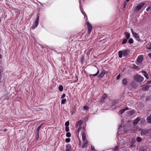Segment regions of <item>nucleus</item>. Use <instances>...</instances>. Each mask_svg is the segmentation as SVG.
<instances>
[{
    "mask_svg": "<svg viewBox=\"0 0 151 151\" xmlns=\"http://www.w3.org/2000/svg\"><path fill=\"white\" fill-rule=\"evenodd\" d=\"M129 51L128 50H123L122 51H119L118 52L119 57L121 58L122 57V55L124 56L127 57Z\"/></svg>",
    "mask_w": 151,
    "mask_h": 151,
    "instance_id": "1",
    "label": "nucleus"
},
{
    "mask_svg": "<svg viewBox=\"0 0 151 151\" xmlns=\"http://www.w3.org/2000/svg\"><path fill=\"white\" fill-rule=\"evenodd\" d=\"M135 113L134 111V110H131L129 111H128V114H129L130 115H132L134 114Z\"/></svg>",
    "mask_w": 151,
    "mask_h": 151,
    "instance_id": "27",
    "label": "nucleus"
},
{
    "mask_svg": "<svg viewBox=\"0 0 151 151\" xmlns=\"http://www.w3.org/2000/svg\"><path fill=\"white\" fill-rule=\"evenodd\" d=\"M66 136L67 137H70L71 136V134L70 132H68L66 135Z\"/></svg>",
    "mask_w": 151,
    "mask_h": 151,
    "instance_id": "32",
    "label": "nucleus"
},
{
    "mask_svg": "<svg viewBox=\"0 0 151 151\" xmlns=\"http://www.w3.org/2000/svg\"><path fill=\"white\" fill-rule=\"evenodd\" d=\"M39 19V14H37V17L35 22V24L32 27V29H35L36 28L38 24Z\"/></svg>",
    "mask_w": 151,
    "mask_h": 151,
    "instance_id": "4",
    "label": "nucleus"
},
{
    "mask_svg": "<svg viewBox=\"0 0 151 151\" xmlns=\"http://www.w3.org/2000/svg\"><path fill=\"white\" fill-rule=\"evenodd\" d=\"M124 109L125 110V111L129 109L127 107H126Z\"/></svg>",
    "mask_w": 151,
    "mask_h": 151,
    "instance_id": "48",
    "label": "nucleus"
},
{
    "mask_svg": "<svg viewBox=\"0 0 151 151\" xmlns=\"http://www.w3.org/2000/svg\"><path fill=\"white\" fill-rule=\"evenodd\" d=\"M147 84H150V83H151V81H149L147 82Z\"/></svg>",
    "mask_w": 151,
    "mask_h": 151,
    "instance_id": "49",
    "label": "nucleus"
},
{
    "mask_svg": "<svg viewBox=\"0 0 151 151\" xmlns=\"http://www.w3.org/2000/svg\"><path fill=\"white\" fill-rule=\"evenodd\" d=\"M83 108L84 109L87 110L88 109V106H83Z\"/></svg>",
    "mask_w": 151,
    "mask_h": 151,
    "instance_id": "40",
    "label": "nucleus"
},
{
    "mask_svg": "<svg viewBox=\"0 0 151 151\" xmlns=\"http://www.w3.org/2000/svg\"><path fill=\"white\" fill-rule=\"evenodd\" d=\"M127 42V40L126 39H124L123 40L122 44H124Z\"/></svg>",
    "mask_w": 151,
    "mask_h": 151,
    "instance_id": "31",
    "label": "nucleus"
},
{
    "mask_svg": "<svg viewBox=\"0 0 151 151\" xmlns=\"http://www.w3.org/2000/svg\"><path fill=\"white\" fill-rule=\"evenodd\" d=\"M118 103V100H115L113 101L112 103V106H115Z\"/></svg>",
    "mask_w": 151,
    "mask_h": 151,
    "instance_id": "24",
    "label": "nucleus"
},
{
    "mask_svg": "<svg viewBox=\"0 0 151 151\" xmlns=\"http://www.w3.org/2000/svg\"><path fill=\"white\" fill-rule=\"evenodd\" d=\"M144 57L142 55H141L138 56L137 60V62L139 64H141L143 60Z\"/></svg>",
    "mask_w": 151,
    "mask_h": 151,
    "instance_id": "8",
    "label": "nucleus"
},
{
    "mask_svg": "<svg viewBox=\"0 0 151 151\" xmlns=\"http://www.w3.org/2000/svg\"><path fill=\"white\" fill-rule=\"evenodd\" d=\"M120 77V74H119L116 77V79L119 80Z\"/></svg>",
    "mask_w": 151,
    "mask_h": 151,
    "instance_id": "42",
    "label": "nucleus"
},
{
    "mask_svg": "<svg viewBox=\"0 0 151 151\" xmlns=\"http://www.w3.org/2000/svg\"><path fill=\"white\" fill-rule=\"evenodd\" d=\"M136 140L138 142H139L142 141V139L140 137H137L136 138Z\"/></svg>",
    "mask_w": 151,
    "mask_h": 151,
    "instance_id": "29",
    "label": "nucleus"
},
{
    "mask_svg": "<svg viewBox=\"0 0 151 151\" xmlns=\"http://www.w3.org/2000/svg\"><path fill=\"white\" fill-rule=\"evenodd\" d=\"M139 151H147V150L144 147H142L140 148Z\"/></svg>",
    "mask_w": 151,
    "mask_h": 151,
    "instance_id": "26",
    "label": "nucleus"
},
{
    "mask_svg": "<svg viewBox=\"0 0 151 151\" xmlns=\"http://www.w3.org/2000/svg\"><path fill=\"white\" fill-rule=\"evenodd\" d=\"M80 144H81V142L80 141Z\"/></svg>",
    "mask_w": 151,
    "mask_h": 151,
    "instance_id": "55",
    "label": "nucleus"
},
{
    "mask_svg": "<svg viewBox=\"0 0 151 151\" xmlns=\"http://www.w3.org/2000/svg\"><path fill=\"white\" fill-rule=\"evenodd\" d=\"M150 6L148 7L146 9V10L147 11H148L150 9Z\"/></svg>",
    "mask_w": 151,
    "mask_h": 151,
    "instance_id": "46",
    "label": "nucleus"
},
{
    "mask_svg": "<svg viewBox=\"0 0 151 151\" xmlns=\"http://www.w3.org/2000/svg\"><path fill=\"white\" fill-rule=\"evenodd\" d=\"M125 111V110L124 109H122L120 110L119 111V113L120 114H122Z\"/></svg>",
    "mask_w": 151,
    "mask_h": 151,
    "instance_id": "33",
    "label": "nucleus"
},
{
    "mask_svg": "<svg viewBox=\"0 0 151 151\" xmlns=\"http://www.w3.org/2000/svg\"><path fill=\"white\" fill-rule=\"evenodd\" d=\"M107 97V95L106 94H104L102 96L101 99V102H103L105 99H106Z\"/></svg>",
    "mask_w": 151,
    "mask_h": 151,
    "instance_id": "19",
    "label": "nucleus"
},
{
    "mask_svg": "<svg viewBox=\"0 0 151 151\" xmlns=\"http://www.w3.org/2000/svg\"><path fill=\"white\" fill-rule=\"evenodd\" d=\"M69 124V121H67L65 124V127H68Z\"/></svg>",
    "mask_w": 151,
    "mask_h": 151,
    "instance_id": "35",
    "label": "nucleus"
},
{
    "mask_svg": "<svg viewBox=\"0 0 151 151\" xmlns=\"http://www.w3.org/2000/svg\"><path fill=\"white\" fill-rule=\"evenodd\" d=\"M91 150H95L94 147L93 146H91Z\"/></svg>",
    "mask_w": 151,
    "mask_h": 151,
    "instance_id": "45",
    "label": "nucleus"
},
{
    "mask_svg": "<svg viewBox=\"0 0 151 151\" xmlns=\"http://www.w3.org/2000/svg\"><path fill=\"white\" fill-rule=\"evenodd\" d=\"M146 48L148 49H151V43H147L146 45Z\"/></svg>",
    "mask_w": 151,
    "mask_h": 151,
    "instance_id": "21",
    "label": "nucleus"
},
{
    "mask_svg": "<svg viewBox=\"0 0 151 151\" xmlns=\"http://www.w3.org/2000/svg\"><path fill=\"white\" fill-rule=\"evenodd\" d=\"M83 124V122L81 120H80L76 122V127L77 128L79 126L80 127H81V126Z\"/></svg>",
    "mask_w": 151,
    "mask_h": 151,
    "instance_id": "10",
    "label": "nucleus"
},
{
    "mask_svg": "<svg viewBox=\"0 0 151 151\" xmlns=\"http://www.w3.org/2000/svg\"><path fill=\"white\" fill-rule=\"evenodd\" d=\"M151 133V128L149 129H142L141 132V135L142 136L145 135L147 134Z\"/></svg>",
    "mask_w": 151,
    "mask_h": 151,
    "instance_id": "3",
    "label": "nucleus"
},
{
    "mask_svg": "<svg viewBox=\"0 0 151 151\" xmlns=\"http://www.w3.org/2000/svg\"><path fill=\"white\" fill-rule=\"evenodd\" d=\"M70 138H67L65 139V142H70Z\"/></svg>",
    "mask_w": 151,
    "mask_h": 151,
    "instance_id": "37",
    "label": "nucleus"
},
{
    "mask_svg": "<svg viewBox=\"0 0 151 151\" xmlns=\"http://www.w3.org/2000/svg\"><path fill=\"white\" fill-rule=\"evenodd\" d=\"M119 147L118 146H116L114 149V151H117Z\"/></svg>",
    "mask_w": 151,
    "mask_h": 151,
    "instance_id": "39",
    "label": "nucleus"
},
{
    "mask_svg": "<svg viewBox=\"0 0 151 151\" xmlns=\"http://www.w3.org/2000/svg\"><path fill=\"white\" fill-rule=\"evenodd\" d=\"M66 151H72L71 146L70 144H68L66 145Z\"/></svg>",
    "mask_w": 151,
    "mask_h": 151,
    "instance_id": "11",
    "label": "nucleus"
},
{
    "mask_svg": "<svg viewBox=\"0 0 151 151\" xmlns=\"http://www.w3.org/2000/svg\"><path fill=\"white\" fill-rule=\"evenodd\" d=\"M148 55L151 58V53H149L148 54Z\"/></svg>",
    "mask_w": 151,
    "mask_h": 151,
    "instance_id": "47",
    "label": "nucleus"
},
{
    "mask_svg": "<svg viewBox=\"0 0 151 151\" xmlns=\"http://www.w3.org/2000/svg\"><path fill=\"white\" fill-rule=\"evenodd\" d=\"M58 90L60 91H62L63 90V86L62 85L59 86L58 87Z\"/></svg>",
    "mask_w": 151,
    "mask_h": 151,
    "instance_id": "25",
    "label": "nucleus"
},
{
    "mask_svg": "<svg viewBox=\"0 0 151 151\" xmlns=\"http://www.w3.org/2000/svg\"><path fill=\"white\" fill-rule=\"evenodd\" d=\"M8 99H9V98H7V100H8Z\"/></svg>",
    "mask_w": 151,
    "mask_h": 151,
    "instance_id": "54",
    "label": "nucleus"
},
{
    "mask_svg": "<svg viewBox=\"0 0 151 151\" xmlns=\"http://www.w3.org/2000/svg\"><path fill=\"white\" fill-rule=\"evenodd\" d=\"M42 124H41L37 128L36 130L39 131L42 126Z\"/></svg>",
    "mask_w": 151,
    "mask_h": 151,
    "instance_id": "34",
    "label": "nucleus"
},
{
    "mask_svg": "<svg viewBox=\"0 0 151 151\" xmlns=\"http://www.w3.org/2000/svg\"><path fill=\"white\" fill-rule=\"evenodd\" d=\"M142 73L143 75L145 76L146 79H147L149 78L148 74L147 72L145 71L142 70Z\"/></svg>",
    "mask_w": 151,
    "mask_h": 151,
    "instance_id": "15",
    "label": "nucleus"
},
{
    "mask_svg": "<svg viewBox=\"0 0 151 151\" xmlns=\"http://www.w3.org/2000/svg\"><path fill=\"white\" fill-rule=\"evenodd\" d=\"M129 0H126V1H125L126 2H128V1H129Z\"/></svg>",
    "mask_w": 151,
    "mask_h": 151,
    "instance_id": "52",
    "label": "nucleus"
},
{
    "mask_svg": "<svg viewBox=\"0 0 151 151\" xmlns=\"http://www.w3.org/2000/svg\"><path fill=\"white\" fill-rule=\"evenodd\" d=\"M107 72L104 69H103L100 73L98 76L97 77L99 78H102L104 76L105 74Z\"/></svg>",
    "mask_w": 151,
    "mask_h": 151,
    "instance_id": "7",
    "label": "nucleus"
},
{
    "mask_svg": "<svg viewBox=\"0 0 151 151\" xmlns=\"http://www.w3.org/2000/svg\"><path fill=\"white\" fill-rule=\"evenodd\" d=\"M36 139H38L39 137V131L36 130L35 133Z\"/></svg>",
    "mask_w": 151,
    "mask_h": 151,
    "instance_id": "16",
    "label": "nucleus"
},
{
    "mask_svg": "<svg viewBox=\"0 0 151 151\" xmlns=\"http://www.w3.org/2000/svg\"><path fill=\"white\" fill-rule=\"evenodd\" d=\"M82 137L83 141H85L86 139V136L85 132H81Z\"/></svg>",
    "mask_w": 151,
    "mask_h": 151,
    "instance_id": "14",
    "label": "nucleus"
},
{
    "mask_svg": "<svg viewBox=\"0 0 151 151\" xmlns=\"http://www.w3.org/2000/svg\"><path fill=\"white\" fill-rule=\"evenodd\" d=\"M127 39H129L130 37V35L127 32H126L124 33Z\"/></svg>",
    "mask_w": 151,
    "mask_h": 151,
    "instance_id": "23",
    "label": "nucleus"
},
{
    "mask_svg": "<svg viewBox=\"0 0 151 151\" xmlns=\"http://www.w3.org/2000/svg\"><path fill=\"white\" fill-rule=\"evenodd\" d=\"M1 70L0 69V81L1 80L2 78V75L1 74Z\"/></svg>",
    "mask_w": 151,
    "mask_h": 151,
    "instance_id": "44",
    "label": "nucleus"
},
{
    "mask_svg": "<svg viewBox=\"0 0 151 151\" xmlns=\"http://www.w3.org/2000/svg\"><path fill=\"white\" fill-rule=\"evenodd\" d=\"M85 142L83 143L82 146V148H84L87 147L88 142L87 140H86Z\"/></svg>",
    "mask_w": 151,
    "mask_h": 151,
    "instance_id": "12",
    "label": "nucleus"
},
{
    "mask_svg": "<svg viewBox=\"0 0 151 151\" xmlns=\"http://www.w3.org/2000/svg\"><path fill=\"white\" fill-rule=\"evenodd\" d=\"M134 42V40L132 38H130L128 40V43L130 44H132Z\"/></svg>",
    "mask_w": 151,
    "mask_h": 151,
    "instance_id": "28",
    "label": "nucleus"
},
{
    "mask_svg": "<svg viewBox=\"0 0 151 151\" xmlns=\"http://www.w3.org/2000/svg\"><path fill=\"white\" fill-rule=\"evenodd\" d=\"M65 130L67 132H68L69 131V127H65Z\"/></svg>",
    "mask_w": 151,
    "mask_h": 151,
    "instance_id": "38",
    "label": "nucleus"
},
{
    "mask_svg": "<svg viewBox=\"0 0 151 151\" xmlns=\"http://www.w3.org/2000/svg\"><path fill=\"white\" fill-rule=\"evenodd\" d=\"M140 120V119L139 117L137 118L133 122V124L136 125Z\"/></svg>",
    "mask_w": 151,
    "mask_h": 151,
    "instance_id": "13",
    "label": "nucleus"
},
{
    "mask_svg": "<svg viewBox=\"0 0 151 151\" xmlns=\"http://www.w3.org/2000/svg\"><path fill=\"white\" fill-rule=\"evenodd\" d=\"M99 71L98 69L97 71V72H96V73H94V74H89V77L91 78H92V76H96L99 74Z\"/></svg>",
    "mask_w": 151,
    "mask_h": 151,
    "instance_id": "17",
    "label": "nucleus"
},
{
    "mask_svg": "<svg viewBox=\"0 0 151 151\" xmlns=\"http://www.w3.org/2000/svg\"><path fill=\"white\" fill-rule=\"evenodd\" d=\"M134 79L136 81L141 82L144 80V78L140 75L136 74L134 77Z\"/></svg>",
    "mask_w": 151,
    "mask_h": 151,
    "instance_id": "2",
    "label": "nucleus"
},
{
    "mask_svg": "<svg viewBox=\"0 0 151 151\" xmlns=\"http://www.w3.org/2000/svg\"><path fill=\"white\" fill-rule=\"evenodd\" d=\"M134 66H135V67H137V66L136 65H134Z\"/></svg>",
    "mask_w": 151,
    "mask_h": 151,
    "instance_id": "53",
    "label": "nucleus"
},
{
    "mask_svg": "<svg viewBox=\"0 0 151 151\" xmlns=\"http://www.w3.org/2000/svg\"><path fill=\"white\" fill-rule=\"evenodd\" d=\"M122 84L124 85H127L128 83V81L127 79L126 78H124L122 80Z\"/></svg>",
    "mask_w": 151,
    "mask_h": 151,
    "instance_id": "18",
    "label": "nucleus"
},
{
    "mask_svg": "<svg viewBox=\"0 0 151 151\" xmlns=\"http://www.w3.org/2000/svg\"><path fill=\"white\" fill-rule=\"evenodd\" d=\"M82 127H80L78 128V129L77 131V133H78V134H79V132H80V130L82 129Z\"/></svg>",
    "mask_w": 151,
    "mask_h": 151,
    "instance_id": "43",
    "label": "nucleus"
},
{
    "mask_svg": "<svg viewBox=\"0 0 151 151\" xmlns=\"http://www.w3.org/2000/svg\"><path fill=\"white\" fill-rule=\"evenodd\" d=\"M149 87L148 86H144L142 88V90L143 91H146L149 90Z\"/></svg>",
    "mask_w": 151,
    "mask_h": 151,
    "instance_id": "20",
    "label": "nucleus"
},
{
    "mask_svg": "<svg viewBox=\"0 0 151 151\" xmlns=\"http://www.w3.org/2000/svg\"><path fill=\"white\" fill-rule=\"evenodd\" d=\"M146 119L148 122L151 124V114L150 116L147 117Z\"/></svg>",
    "mask_w": 151,
    "mask_h": 151,
    "instance_id": "22",
    "label": "nucleus"
},
{
    "mask_svg": "<svg viewBox=\"0 0 151 151\" xmlns=\"http://www.w3.org/2000/svg\"><path fill=\"white\" fill-rule=\"evenodd\" d=\"M7 131V129H4V131H3L4 132H6Z\"/></svg>",
    "mask_w": 151,
    "mask_h": 151,
    "instance_id": "50",
    "label": "nucleus"
},
{
    "mask_svg": "<svg viewBox=\"0 0 151 151\" xmlns=\"http://www.w3.org/2000/svg\"><path fill=\"white\" fill-rule=\"evenodd\" d=\"M87 29L88 31V35H89L92 30V25L88 22H87Z\"/></svg>",
    "mask_w": 151,
    "mask_h": 151,
    "instance_id": "5",
    "label": "nucleus"
},
{
    "mask_svg": "<svg viewBox=\"0 0 151 151\" xmlns=\"http://www.w3.org/2000/svg\"><path fill=\"white\" fill-rule=\"evenodd\" d=\"M2 58V55L1 54H0V59H1Z\"/></svg>",
    "mask_w": 151,
    "mask_h": 151,
    "instance_id": "51",
    "label": "nucleus"
},
{
    "mask_svg": "<svg viewBox=\"0 0 151 151\" xmlns=\"http://www.w3.org/2000/svg\"><path fill=\"white\" fill-rule=\"evenodd\" d=\"M131 30L134 36L136 38L137 40L139 41L140 40V38L139 35L137 33L134 32L132 29H131Z\"/></svg>",
    "mask_w": 151,
    "mask_h": 151,
    "instance_id": "9",
    "label": "nucleus"
},
{
    "mask_svg": "<svg viewBox=\"0 0 151 151\" xmlns=\"http://www.w3.org/2000/svg\"><path fill=\"white\" fill-rule=\"evenodd\" d=\"M145 4V3H142L138 4L135 7L134 11L138 12L141 8L143 7Z\"/></svg>",
    "mask_w": 151,
    "mask_h": 151,
    "instance_id": "6",
    "label": "nucleus"
},
{
    "mask_svg": "<svg viewBox=\"0 0 151 151\" xmlns=\"http://www.w3.org/2000/svg\"><path fill=\"white\" fill-rule=\"evenodd\" d=\"M66 101V99H63L61 100V103L62 104H64Z\"/></svg>",
    "mask_w": 151,
    "mask_h": 151,
    "instance_id": "30",
    "label": "nucleus"
},
{
    "mask_svg": "<svg viewBox=\"0 0 151 151\" xmlns=\"http://www.w3.org/2000/svg\"><path fill=\"white\" fill-rule=\"evenodd\" d=\"M128 3V2L124 1V6H123L124 8H125L126 7V6L127 5Z\"/></svg>",
    "mask_w": 151,
    "mask_h": 151,
    "instance_id": "36",
    "label": "nucleus"
},
{
    "mask_svg": "<svg viewBox=\"0 0 151 151\" xmlns=\"http://www.w3.org/2000/svg\"><path fill=\"white\" fill-rule=\"evenodd\" d=\"M65 96H66V94L65 93H63L61 97V99L64 98Z\"/></svg>",
    "mask_w": 151,
    "mask_h": 151,
    "instance_id": "41",
    "label": "nucleus"
}]
</instances>
